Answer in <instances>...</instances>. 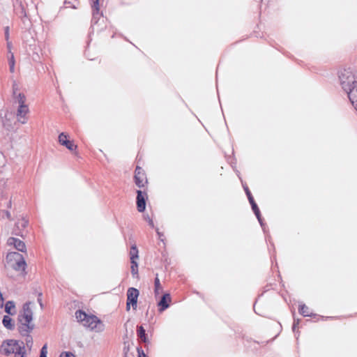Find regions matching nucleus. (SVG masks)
I'll return each mask as SVG.
<instances>
[{
	"instance_id": "nucleus-22",
	"label": "nucleus",
	"mask_w": 357,
	"mask_h": 357,
	"mask_svg": "<svg viewBox=\"0 0 357 357\" xmlns=\"http://www.w3.org/2000/svg\"><path fill=\"white\" fill-rule=\"evenodd\" d=\"M137 260L130 261L131 263V273L133 276L138 275V264L137 262Z\"/></svg>"
},
{
	"instance_id": "nucleus-19",
	"label": "nucleus",
	"mask_w": 357,
	"mask_h": 357,
	"mask_svg": "<svg viewBox=\"0 0 357 357\" xmlns=\"http://www.w3.org/2000/svg\"><path fill=\"white\" fill-rule=\"evenodd\" d=\"M2 322L3 326L8 329H12L14 326L12 319L9 316H4Z\"/></svg>"
},
{
	"instance_id": "nucleus-11",
	"label": "nucleus",
	"mask_w": 357,
	"mask_h": 357,
	"mask_svg": "<svg viewBox=\"0 0 357 357\" xmlns=\"http://www.w3.org/2000/svg\"><path fill=\"white\" fill-rule=\"evenodd\" d=\"M172 302V298L169 294H165L160 301L158 302V305L160 312H163L169 307L170 303Z\"/></svg>"
},
{
	"instance_id": "nucleus-8",
	"label": "nucleus",
	"mask_w": 357,
	"mask_h": 357,
	"mask_svg": "<svg viewBox=\"0 0 357 357\" xmlns=\"http://www.w3.org/2000/svg\"><path fill=\"white\" fill-rule=\"evenodd\" d=\"M147 199V190H138L137 191V208L139 212L144 211L146 208V200Z\"/></svg>"
},
{
	"instance_id": "nucleus-35",
	"label": "nucleus",
	"mask_w": 357,
	"mask_h": 357,
	"mask_svg": "<svg viewBox=\"0 0 357 357\" xmlns=\"http://www.w3.org/2000/svg\"><path fill=\"white\" fill-rule=\"evenodd\" d=\"M157 232H158V234L160 236V233L159 232L158 230H157Z\"/></svg>"
},
{
	"instance_id": "nucleus-36",
	"label": "nucleus",
	"mask_w": 357,
	"mask_h": 357,
	"mask_svg": "<svg viewBox=\"0 0 357 357\" xmlns=\"http://www.w3.org/2000/svg\"><path fill=\"white\" fill-rule=\"evenodd\" d=\"M23 264H24V266L26 265V263H25V261H24V262H23Z\"/></svg>"
},
{
	"instance_id": "nucleus-28",
	"label": "nucleus",
	"mask_w": 357,
	"mask_h": 357,
	"mask_svg": "<svg viewBox=\"0 0 357 357\" xmlns=\"http://www.w3.org/2000/svg\"><path fill=\"white\" fill-rule=\"evenodd\" d=\"M137 351H138V357H146V356L144 354L143 350L138 349Z\"/></svg>"
},
{
	"instance_id": "nucleus-32",
	"label": "nucleus",
	"mask_w": 357,
	"mask_h": 357,
	"mask_svg": "<svg viewBox=\"0 0 357 357\" xmlns=\"http://www.w3.org/2000/svg\"><path fill=\"white\" fill-rule=\"evenodd\" d=\"M5 36H6V38L8 40V26H6L5 29Z\"/></svg>"
},
{
	"instance_id": "nucleus-31",
	"label": "nucleus",
	"mask_w": 357,
	"mask_h": 357,
	"mask_svg": "<svg viewBox=\"0 0 357 357\" xmlns=\"http://www.w3.org/2000/svg\"><path fill=\"white\" fill-rule=\"evenodd\" d=\"M23 111H24V114H26L29 112V109L28 107L25 105H24Z\"/></svg>"
},
{
	"instance_id": "nucleus-25",
	"label": "nucleus",
	"mask_w": 357,
	"mask_h": 357,
	"mask_svg": "<svg viewBox=\"0 0 357 357\" xmlns=\"http://www.w3.org/2000/svg\"><path fill=\"white\" fill-rule=\"evenodd\" d=\"M47 344H45L41 349L40 357H47Z\"/></svg>"
},
{
	"instance_id": "nucleus-1",
	"label": "nucleus",
	"mask_w": 357,
	"mask_h": 357,
	"mask_svg": "<svg viewBox=\"0 0 357 357\" xmlns=\"http://www.w3.org/2000/svg\"><path fill=\"white\" fill-rule=\"evenodd\" d=\"M75 317L78 322L82 323L90 331L99 333L104 330L105 326L102 321L93 314H89L84 311L79 310L75 312Z\"/></svg>"
},
{
	"instance_id": "nucleus-20",
	"label": "nucleus",
	"mask_w": 357,
	"mask_h": 357,
	"mask_svg": "<svg viewBox=\"0 0 357 357\" xmlns=\"http://www.w3.org/2000/svg\"><path fill=\"white\" fill-rule=\"evenodd\" d=\"M6 312L9 314H13L15 313V305L12 301H8L5 306Z\"/></svg>"
},
{
	"instance_id": "nucleus-16",
	"label": "nucleus",
	"mask_w": 357,
	"mask_h": 357,
	"mask_svg": "<svg viewBox=\"0 0 357 357\" xmlns=\"http://www.w3.org/2000/svg\"><path fill=\"white\" fill-rule=\"evenodd\" d=\"M298 311L300 314L303 315L304 317L310 316V314H312L310 309L305 304L299 305Z\"/></svg>"
},
{
	"instance_id": "nucleus-23",
	"label": "nucleus",
	"mask_w": 357,
	"mask_h": 357,
	"mask_svg": "<svg viewBox=\"0 0 357 357\" xmlns=\"http://www.w3.org/2000/svg\"><path fill=\"white\" fill-rule=\"evenodd\" d=\"M24 339L26 342V347L29 350H31L33 345V339L32 337L29 335H24Z\"/></svg>"
},
{
	"instance_id": "nucleus-5",
	"label": "nucleus",
	"mask_w": 357,
	"mask_h": 357,
	"mask_svg": "<svg viewBox=\"0 0 357 357\" xmlns=\"http://www.w3.org/2000/svg\"><path fill=\"white\" fill-rule=\"evenodd\" d=\"M134 182L140 190H147L149 181L146 174L141 167L137 166L134 172Z\"/></svg>"
},
{
	"instance_id": "nucleus-7",
	"label": "nucleus",
	"mask_w": 357,
	"mask_h": 357,
	"mask_svg": "<svg viewBox=\"0 0 357 357\" xmlns=\"http://www.w3.org/2000/svg\"><path fill=\"white\" fill-rule=\"evenodd\" d=\"M139 295V291L137 289L134 287L128 288L127 291V301H126V310H130V306L132 307L134 310L137 307V299Z\"/></svg>"
},
{
	"instance_id": "nucleus-24",
	"label": "nucleus",
	"mask_w": 357,
	"mask_h": 357,
	"mask_svg": "<svg viewBox=\"0 0 357 357\" xmlns=\"http://www.w3.org/2000/svg\"><path fill=\"white\" fill-rule=\"evenodd\" d=\"M252 211H254L255 215L257 216V219L260 221L261 220V214H260V211H259V209L257 206V204H253V206H252Z\"/></svg>"
},
{
	"instance_id": "nucleus-14",
	"label": "nucleus",
	"mask_w": 357,
	"mask_h": 357,
	"mask_svg": "<svg viewBox=\"0 0 357 357\" xmlns=\"http://www.w3.org/2000/svg\"><path fill=\"white\" fill-rule=\"evenodd\" d=\"M8 63H9V70L10 72L13 73L15 72V58L13 52H10V45L8 43Z\"/></svg>"
},
{
	"instance_id": "nucleus-6",
	"label": "nucleus",
	"mask_w": 357,
	"mask_h": 357,
	"mask_svg": "<svg viewBox=\"0 0 357 357\" xmlns=\"http://www.w3.org/2000/svg\"><path fill=\"white\" fill-rule=\"evenodd\" d=\"M339 77L342 88L345 91H348L357 82L352 72L347 70L341 71L339 74Z\"/></svg>"
},
{
	"instance_id": "nucleus-34",
	"label": "nucleus",
	"mask_w": 357,
	"mask_h": 357,
	"mask_svg": "<svg viewBox=\"0 0 357 357\" xmlns=\"http://www.w3.org/2000/svg\"><path fill=\"white\" fill-rule=\"evenodd\" d=\"M149 225H150L151 227H154V225H153V220H149Z\"/></svg>"
},
{
	"instance_id": "nucleus-27",
	"label": "nucleus",
	"mask_w": 357,
	"mask_h": 357,
	"mask_svg": "<svg viewBox=\"0 0 357 357\" xmlns=\"http://www.w3.org/2000/svg\"><path fill=\"white\" fill-rule=\"evenodd\" d=\"M244 190L245 191V193H246V195L248 197V199H249V197H252V195L249 190V188L248 187H244Z\"/></svg>"
},
{
	"instance_id": "nucleus-17",
	"label": "nucleus",
	"mask_w": 357,
	"mask_h": 357,
	"mask_svg": "<svg viewBox=\"0 0 357 357\" xmlns=\"http://www.w3.org/2000/svg\"><path fill=\"white\" fill-rule=\"evenodd\" d=\"M155 289H154V292H155V296L160 294V293H162V285L160 284V280L158 278V275L156 274V277H155Z\"/></svg>"
},
{
	"instance_id": "nucleus-18",
	"label": "nucleus",
	"mask_w": 357,
	"mask_h": 357,
	"mask_svg": "<svg viewBox=\"0 0 357 357\" xmlns=\"http://www.w3.org/2000/svg\"><path fill=\"white\" fill-rule=\"evenodd\" d=\"M137 333L139 338H140L144 342H147L145 329L142 326H139L137 327Z\"/></svg>"
},
{
	"instance_id": "nucleus-10",
	"label": "nucleus",
	"mask_w": 357,
	"mask_h": 357,
	"mask_svg": "<svg viewBox=\"0 0 357 357\" xmlns=\"http://www.w3.org/2000/svg\"><path fill=\"white\" fill-rule=\"evenodd\" d=\"M13 95L19 103L18 113L20 114L22 112V98L20 93V84L16 81H13Z\"/></svg>"
},
{
	"instance_id": "nucleus-2",
	"label": "nucleus",
	"mask_w": 357,
	"mask_h": 357,
	"mask_svg": "<svg viewBox=\"0 0 357 357\" xmlns=\"http://www.w3.org/2000/svg\"><path fill=\"white\" fill-rule=\"evenodd\" d=\"M22 268V255L17 252H9L6 257L5 269L8 275H20Z\"/></svg>"
},
{
	"instance_id": "nucleus-4",
	"label": "nucleus",
	"mask_w": 357,
	"mask_h": 357,
	"mask_svg": "<svg viewBox=\"0 0 357 357\" xmlns=\"http://www.w3.org/2000/svg\"><path fill=\"white\" fill-rule=\"evenodd\" d=\"M33 305L32 303L29 302L24 306V331L29 333L35 327L33 322Z\"/></svg>"
},
{
	"instance_id": "nucleus-3",
	"label": "nucleus",
	"mask_w": 357,
	"mask_h": 357,
	"mask_svg": "<svg viewBox=\"0 0 357 357\" xmlns=\"http://www.w3.org/2000/svg\"><path fill=\"white\" fill-rule=\"evenodd\" d=\"M22 347L19 342L15 340H8L3 342L0 348V353L8 356L15 354V357H22Z\"/></svg>"
},
{
	"instance_id": "nucleus-30",
	"label": "nucleus",
	"mask_w": 357,
	"mask_h": 357,
	"mask_svg": "<svg viewBox=\"0 0 357 357\" xmlns=\"http://www.w3.org/2000/svg\"><path fill=\"white\" fill-rule=\"evenodd\" d=\"M42 294L41 293H39L38 295V301L40 305V306L42 307L43 306V304H42Z\"/></svg>"
},
{
	"instance_id": "nucleus-26",
	"label": "nucleus",
	"mask_w": 357,
	"mask_h": 357,
	"mask_svg": "<svg viewBox=\"0 0 357 357\" xmlns=\"http://www.w3.org/2000/svg\"><path fill=\"white\" fill-rule=\"evenodd\" d=\"M60 357H75L72 353L63 352L61 354Z\"/></svg>"
},
{
	"instance_id": "nucleus-13",
	"label": "nucleus",
	"mask_w": 357,
	"mask_h": 357,
	"mask_svg": "<svg viewBox=\"0 0 357 357\" xmlns=\"http://www.w3.org/2000/svg\"><path fill=\"white\" fill-rule=\"evenodd\" d=\"M7 244L13 246L18 251H22V243L19 238L10 237L8 239Z\"/></svg>"
},
{
	"instance_id": "nucleus-12",
	"label": "nucleus",
	"mask_w": 357,
	"mask_h": 357,
	"mask_svg": "<svg viewBox=\"0 0 357 357\" xmlns=\"http://www.w3.org/2000/svg\"><path fill=\"white\" fill-rule=\"evenodd\" d=\"M349 91V100L357 110V82Z\"/></svg>"
},
{
	"instance_id": "nucleus-33",
	"label": "nucleus",
	"mask_w": 357,
	"mask_h": 357,
	"mask_svg": "<svg viewBox=\"0 0 357 357\" xmlns=\"http://www.w3.org/2000/svg\"><path fill=\"white\" fill-rule=\"evenodd\" d=\"M2 305H3V297H2L1 293L0 292V306H2Z\"/></svg>"
},
{
	"instance_id": "nucleus-9",
	"label": "nucleus",
	"mask_w": 357,
	"mask_h": 357,
	"mask_svg": "<svg viewBox=\"0 0 357 357\" xmlns=\"http://www.w3.org/2000/svg\"><path fill=\"white\" fill-rule=\"evenodd\" d=\"M59 142L61 146L66 147L69 151H75L77 148L74 142L69 139V136L65 132H61L59 135Z\"/></svg>"
},
{
	"instance_id": "nucleus-15",
	"label": "nucleus",
	"mask_w": 357,
	"mask_h": 357,
	"mask_svg": "<svg viewBox=\"0 0 357 357\" xmlns=\"http://www.w3.org/2000/svg\"><path fill=\"white\" fill-rule=\"evenodd\" d=\"M129 255L130 261L139 259V251L136 245L131 246Z\"/></svg>"
},
{
	"instance_id": "nucleus-21",
	"label": "nucleus",
	"mask_w": 357,
	"mask_h": 357,
	"mask_svg": "<svg viewBox=\"0 0 357 357\" xmlns=\"http://www.w3.org/2000/svg\"><path fill=\"white\" fill-rule=\"evenodd\" d=\"M91 1H92L91 8H92V11H93V15H98L100 11L99 0H91Z\"/></svg>"
},
{
	"instance_id": "nucleus-29",
	"label": "nucleus",
	"mask_w": 357,
	"mask_h": 357,
	"mask_svg": "<svg viewBox=\"0 0 357 357\" xmlns=\"http://www.w3.org/2000/svg\"><path fill=\"white\" fill-rule=\"evenodd\" d=\"M248 200H249L250 204H251V206H252L253 204H257L255 202L253 197H249Z\"/></svg>"
}]
</instances>
